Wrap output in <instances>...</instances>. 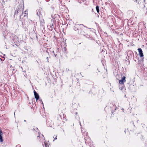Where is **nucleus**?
I'll return each instance as SVG.
<instances>
[{
  "label": "nucleus",
  "mask_w": 147,
  "mask_h": 147,
  "mask_svg": "<svg viewBox=\"0 0 147 147\" xmlns=\"http://www.w3.org/2000/svg\"><path fill=\"white\" fill-rule=\"evenodd\" d=\"M3 135V133L1 130L0 129V142H2L3 141V137L2 135Z\"/></svg>",
  "instance_id": "obj_8"
},
{
  "label": "nucleus",
  "mask_w": 147,
  "mask_h": 147,
  "mask_svg": "<svg viewBox=\"0 0 147 147\" xmlns=\"http://www.w3.org/2000/svg\"><path fill=\"white\" fill-rule=\"evenodd\" d=\"M57 135H54V136H53V138L54 139V140L57 139Z\"/></svg>",
  "instance_id": "obj_14"
},
{
  "label": "nucleus",
  "mask_w": 147,
  "mask_h": 147,
  "mask_svg": "<svg viewBox=\"0 0 147 147\" xmlns=\"http://www.w3.org/2000/svg\"><path fill=\"white\" fill-rule=\"evenodd\" d=\"M15 13L16 14H18V10H16L15 11Z\"/></svg>",
  "instance_id": "obj_15"
},
{
  "label": "nucleus",
  "mask_w": 147,
  "mask_h": 147,
  "mask_svg": "<svg viewBox=\"0 0 147 147\" xmlns=\"http://www.w3.org/2000/svg\"><path fill=\"white\" fill-rule=\"evenodd\" d=\"M81 26L80 27L82 28H80V29H79L78 30V33L79 34H84L85 33L84 30V26L82 24H81Z\"/></svg>",
  "instance_id": "obj_1"
},
{
  "label": "nucleus",
  "mask_w": 147,
  "mask_h": 147,
  "mask_svg": "<svg viewBox=\"0 0 147 147\" xmlns=\"http://www.w3.org/2000/svg\"><path fill=\"white\" fill-rule=\"evenodd\" d=\"M44 144H45V147H49L48 144H47L46 142H44Z\"/></svg>",
  "instance_id": "obj_11"
},
{
  "label": "nucleus",
  "mask_w": 147,
  "mask_h": 147,
  "mask_svg": "<svg viewBox=\"0 0 147 147\" xmlns=\"http://www.w3.org/2000/svg\"><path fill=\"white\" fill-rule=\"evenodd\" d=\"M34 136L35 137H37V139H39L40 138V134L39 133L38 131H36L34 132Z\"/></svg>",
  "instance_id": "obj_7"
},
{
  "label": "nucleus",
  "mask_w": 147,
  "mask_h": 147,
  "mask_svg": "<svg viewBox=\"0 0 147 147\" xmlns=\"http://www.w3.org/2000/svg\"><path fill=\"white\" fill-rule=\"evenodd\" d=\"M136 1L137 2V0H136Z\"/></svg>",
  "instance_id": "obj_19"
},
{
  "label": "nucleus",
  "mask_w": 147,
  "mask_h": 147,
  "mask_svg": "<svg viewBox=\"0 0 147 147\" xmlns=\"http://www.w3.org/2000/svg\"><path fill=\"white\" fill-rule=\"evenodd\" d=\"M146 14L147 15V12H146Z\"/></svg>",
  "instance_id": "obj_17"
},
{
  "label": "nucleus",
  "mask_w": 147,
  "mask_h": 147,
  "mask_svg": "<svg viewBox=\"0 0 147 147\" xmlns=\"http://www.w3.org/2000/svg\"><path fill=\"white\" fill-rule=\"evenodd\" d=\"M44 144H45V147H49L48 144H47L46 142H44Z\"/></svg>",
  "instance_id": "obj_12"
},
{
  "label": "nucleus",
  "mask_w": 147,
  "mask_h": 147,
  "mask_svg": "<svg viewBox=\"0 0 147 147\" xmlns=\"http://www.w3.org/2000/svg\"><path fill=\"white\" fill-rule=\"evenodd\" d=\"M36 13L38 16H40L41 15L42 12L40 9H37L36 10Z\"/></svg>",
  "instance_id": "obj_9"
},
{
  "label": "nucleus",
  "mask_w": 147,
  "mask_h": 147,
  "mask_svg": "<svg viewBox=\"0 0 147 147\" xmlns=\"http://www.w3.org/2000/svg\"><path fill=\"white\" fill-rule=\"evenodd\" d=\"M24 17H25V16H27V17L28 13H27V12L26 11H25L24 12Z\"/></svg>",
  "instance_id": "obj_13"
},
{
  "label": "nucleus",
  "mask_w": 147,
  "mask_h": 147,
  "mask_svg": "<svg viewBox=\"0 0 147 147\" xmlns=\"http://www.w3.org/2000/svg\"><path fill=\"white\" fill-rule=\"evenodd\" d=\"M64 49H65V51H66V47H64Z\"/></svg>",
  "instance_id": "obj_16"
},
{
  "label": "nucleus",
  "mask_w": 147,
  "mask_h": 147,
  "mask_svg": "<svg viewBox=\"0 0 147 147\" xmlns=\"http://www.w3.org/2000/svg\"><path fill=\"white\" fill-rule=\"evenodd\" d=\"M126 77L124 76H123L121 80H119V83L121 85H123L124 82H126L125 78Z\"/></svg>",
  "instance_id": "obj_2"
},
{
  "label": "nucleus",
  "mask_w": 147,
  "mask_h": 147,
  "mask_svg": "<svg viewBox=\"0 0 147 147\" xmlns=\"http://www.w3.org/2000/svg\"><path fill=\"white\" fill-rule=\"evenodd\" d=\"M96 10L97 13H99V7L98 6H97L96 7Z\"/></svg>",
  "instance_id": "obj_10"
},
{
  "label": "nucleus",
  "mask_w": 147,
  "mask_h": 147,
  "mask_svg": "<svg viewBox=\"0 0 147 147\" xmlns=\"http://www.w3.org/2000/svg\"><path fill=\"white\" fill-rule=\"evenodd\" d=\"M80 26H81V24L80 25H78V24L75 25L74 27V29L75 31H76V30L78 31L79 29H80H80L81 28Z\"/></svg>",
  "instance_id": "obj_4"
},
{
  "label": "nucleus",
  "mask_w": 147,
  "mask_h": 147,
  "mask_svg": "<svg viewBox=\"0 0 147 147\" xmlns=\"http://www.w3.org/2000/svg\"><path fill=\"white\" fill-rule=\"evenodd\" d=\"M139 52V55L141 57H142L144 56L143 53L142 51L141 48H139L138 49Z\"/></svg>",
  "instance_id": "obj_5"
},
{
  "label": "nucleus",
  "mask_w": 147,
  "mask_h": 147,
  "mask_svg": "<svg viewBox=\"0 0 147 147\" xmlns=\"http://www.w3.org/2000/svg\"><path fill=\"white\" fill-rule=\"evenodd\" d=\"M144 2H145V0H144Z\"/></svg>",
  "instance_id": "obj_18"
},
{
  "label": "nucleus",
  "mask_w": 147,
  "mask_h": 147,
  "mask_svg": "<svg viewBox=\"0 0 147 147\" xmlns=\"http://www.w3.org/2000/svg\"><path fill=\"white\" fill-rule=\"evenodd\" d=\"M34 97L36 99V100H38L39 98V95L34 90Z\"/></svg>",
  "instance_id": "obj_6"
},
{
  "label": "nucleus",
  "mask_w": 147,
  "mask_h": 147,
  "mask_svg": "<svg viewBox=\"0 0 147 147\" xmlns=\"http://www.w3.org/2000/svg\"><path fill=\"white\" fill-rule=\"evenodd\" d=\"M145 27V25L144 22H141L139 23L138 28L139 29H140L142 30V29L144 28Z\"/></svg>",
  "instance_id": "obj_3"
}]
</instances>
